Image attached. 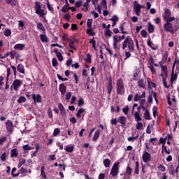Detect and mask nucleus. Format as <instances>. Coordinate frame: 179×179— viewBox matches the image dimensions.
Returning <instances> with one entry per match:
<instances>
[{
	"mask_svg": "<svg viewBox=\"0 0 179 179\" xmlns=\"http://www.w3.org/2000/svg\"><path fill=\"white\" fill-rule=\"evenodd\" d=\"M164 29L166 33H171V34H174L179 29V20L176 19L174 22V26H173V23L169 22V21L166 22L164 24Z\"/></svg>",
	"mask_w": 179,
	"mask_h": 179,
	"instance_id": "1",
	"label": "nucleus"
},
{
	"mask_svg": "<svg viewBox=\"0 0 179 179\" xmlns=\"http://www.w3.org/2000/svg\"><path fill=\"white\" fill-rule=\"evenodd\" d=\"M127 47H128L130 52H134L135 50V47L134 46V40H132V37L130 36H127L122 43V50H125Z\"/></svg>",
	"mask_w": 179,
	"mask_h": 179,
	"instance_id": "2",
	"label": "nucleus"
},
{
	"mask_svg": "<svg viewBox=\"0 0 179 179\" xmlns=\"http://www.w3.org/2000/svg\"><path fill=\"white\" fill-rule=\"evenodd\" d=\"M116 93L120 96L125 94V86L124 85V80L121 78L116 81Z\"/></svg>",
	"mask_w": 179,
	"mask_h": 179,
	"instance_id": "3",
	"label": "nucleus"
},
{
	"mask_svg": "<svg viewBox=\"0 0 179 179\" xmlns=\"http://www.w3.org/2000/svg\"><path fill=\"white\" fill-rule=\"evenodd\" d=\"M118 173H120V162H116L113 164L111 168L110 175L112 176V177H117Z\"/></svg>",
	"mask_w": 179,
	"mask_h": 179,
	"instance_id": "4",
	"label": "nucleus"
},
{
	"mask_svg": "<svg viewBox=\"0 0 179 179\" xmlns=\"http://www.w3.org/2000/svg\"><path fill=\"white\" fill-rule=\"evenodd\" d=\"M35 9H36V13L37 15H39L40 17H43L44 15V9H41V4L38 1L35 2Z\"/></svg>",
	"mask_w": 179,
	"mask_h": 179,
	"instance_id": "5",
	"label": "nucleus"
},
{
	"mask_svg": "<svg viewBox=\"0 0 179 179\" xmlns=\"http://www.w3.org/2000/svg\"><path fill=\"white\" fill-rule=\"evenodd\" d=\"M106 90L108 97H111V92H113V78L109 77L106 85Z\"/></svg>",
	"mask_w": 179,
	"mask_h": 179,
	"instance_id": "6",
	"label": "nucleus"
},
{
	"mask_svg": "<svg viewBox=\"0 0 179 179\" xmlns=\"http://www.w3.org/2000/svg\"><path fill=\"white\" fill-rule=\"evenodd\" d=\"M134 11L135 12L136 16H141V10L142 9V6L139 4V2L138 1H134Z\"/></svg>",
	"mask_w": 179,
	"mask_h": 179,
	"instance_id": "7",
	"label": "nucleus"
},
{
	"mask_svg": "<svg viewBox=\"0 0 179 179\" xmlns=\"http://www.w3.org/2000/svg\"><path fill=\"white\" fill-rule=\"evenodd\" d=\"M23 85V81L19 79H15L14 80L13 83V90L15 92H17L19 90V87H21Z\"/></svg>",
	"mask_w": 179,
	"mask_h": 179,
	"instance_id": "8",
	"label": "nucleus"
},
{
	"mask_svg": "<svg viewBox=\"0 0 179 179\" xmlns=\"http://www.w3.org/2000/svg\"><path fill=\"white\" fill-rule=\"evenodd\" d=\"M159 65L162 68L161 69L162 73L160 76H162V78H163L164 76H165V78H167V75H169V73L167 71V66L166 65L163 66V64L162 62H159Z\"/></svg>",
	"mask_w": 179,
	"mask_h": 179,
	"instance_id": "9",
	"label": "nucleus"
},
{
	"mask_svg": "<svg viewBox=\"0 0 179 179\" xmlns=\"http://www.w3.org/2000/svg\"><path fill=\"white\" fill-rule=\"evenodd\" d=\"M113 50H115V51H118V43L121 41V39L118 37V36L115 35L113 37Z\"/></svg>",
	"mask_w": 179,
	"mask_h": 179,
	"instance_id": "10",
	"label": "nucleus"
},
{
	"mask_svg": "<svg viewBox=\"0 0 179 179\" xmlns=\"http://www.w3.org/2000/svg\"><path fill=\"white\" fill-rule=\"evenodd\" d=\"M6 127L9 134H12V132H13L14 126H13V123H12V121L7 120V122H6Z\"/></svg>",
	"mask_w": 179,
	"mask_h": 179,
	"instance_id": "11",
	"label": "nucleus"
},
{
	"mask_svg": "<svg viewBox=\"0 0 179 179\" xmlns=\"http://www.w3.org/2000/svg\"><path fill=\"white\" fill-rule=\"evenodd\" d=\"M151 160L150 154L148 152H144L143 154V162L144 163H149Z\"/></svg>",
	"mask_w": 179,
	"mask_h": 179,
	"instance_id": "12",
	"label": "nucleus"
},
{
	"mask_svg": "<svg viewBox=\"0 0 179 179\" xmlns=\"http://www.w3.org/2000/svg\"><path fill=\"white\" fill-rule=\"evenodd\" d=\"M178 73L176 71H175L174 73V69H172V71H171V86H173V82H176V80H177V78H178Z\"/></svg>",
	"mask_w": 179,
	"mask_h": 179,
	"instance_id": "13",
	"label": "nucleus"
},
{
	"mask_svg": "<svg viewBox=\"0 0 179 179\" xmlns=\"http://www.w3.org/2000/svg\"><path fill=\"white\" fill-rule=\"evenodd\" d=\"M32 99L34 100V103L36 104V103H41L43 97L40 94H33Z\"/></svg>",
	"mask_w": 179,
	"mask_h": 179,
	"instance_id": "14",
	"label": "nucleus"
},
{
	"mask_svg": "<svg viewBox=\"0 0 179 179\" xmlns=\"http://www.w3.org/2000/svg\"><path fill=\"white\" fill-rule=\"evenodd\" d=\"M53 52L55 53L56 57H57L58 60L60 62L64 61V57H62V53H61L60 52H58V49L57 48H54L53 49Z\"/></svg>",
	"mask_w": 179,
	"mask_h": 179,
	"instance_id": "15",
	"label": "nucleus"
},
{
	"mask_svg": "<svg viewBox=\"0 0 179 179\" xmlns=\"http://www.w3.org/2000/svg\"><path fill=\"white\" fill-rule=\"evenodd\" d=\"M162 16L164 17V20L166 22L167 19H169V17L171 16V10H170V9L169 8H166L164 10V13Z\"/></svg>",
	"mask_w": 179,
	"mask_h": 179,
	"instance_id": "16",
	"label": "nucleus"
},
{
	"mask_svg": "<svg viewBox=\"0 0 179 179\" xmlns=\"http://www.w3.org/2000/svg\"><path fill=\"white\" fill-rule=\"evenodd\" d=\"M59 90L61 94L64 96V94H65L66 92V86H65V84L61 83L59 86Z\"/></svg>",
	"mask_w": 179,
	"mask_h": 179,
	"instance_id": "17",
	"label": "nucleus"
},
{
	"mask_svg": "<svg viewBox=\"0 0 179 179\" xmlns=\"http://www.w3.org/2000/svg\"><path fill=\"white\" fill-rule=\"evenodd\" d=\"M74 149H75V145H73L72 144L64 147L65 152H67L68 153H72V152H73Z\"/></svg>",
	"mask_w": 179,
	"mask_h": 179,
	"instance_id": "18",
	"label": "nucleus"
},
{
	"mask_svg": "<svg viewBox=\"0 0 179 179\" xmlns=\"http://www.w3.org/2000/svg\"><path fill=\"white\" fill-rule=\"evenodd\" d=\"M168 170L169 171L170 176H172L173 177L176 176V169H174V165H169V166L168 167Z\"/></svg>",
	"mask_w": 179,
	"mask_h": 179,
	"instance_id": "19",
	"label": "nucleus"
},
{
	"mask_svg": "<svg viewBox=\"0 0 179 179\" xmlns=\"http://www.w3.org/2000/svg\"><path fill=\"white\" fill-rule=\"evenodd\" d=\"M117 122L122 125H125L127 124V117L125 116H120L117 119Z\"/></svg>",
	"mask_w": 179,
	"mask_h": 179,
	"instance_id": "20",
	"label": "nucleus"
},
{
	"mask_svg": "<svg viewBox=\"0 0 179 179\" xmlns=\"http://www.w3.org/2000/svg\"><path fill=\"white\" fill-rule=\"evenodd\" d=\"M85 111H86V109L83 108H80L76 113L77 118H80L82 117V114H83Z\"/></svg>",
	"mask_w": 179,
	"mask_h": 179,
	"instance_id": "21",
	"label": "nucleus"
},
{
	"mask_svg": "<svg viewBox=\"0 0 179 179\" xmlns=\"http://www.w3.org/2000/svg\"><path fill=\"white\" fill-rule=\"evenodd\" d=\"M17 156H19V151H17V149H12L10 150V157H17Z\"/></svg>",
	"mask_w": 179,
	"mask_h": 179,
	"instance_id": "22",
	"label": "nucleus"
},
{
	"mask_svg": "<svg viewBox=\"0 0 179 179\" xmlns=\"http://www.w3.org/2000/svg\"><path fill=\"white\" fill-rule=\"evenodd\" d=\"M147 45H148V47H150V48L154 50H157V48H159V46H157V45H156L155 47L152 46V45H153V42H152V41H150V39H148Z\"/></svg>",
	"mask_w": 179,
	"mask_h": 179,
	"instance_id": "23",
	"label": "nucleus"
},
{
	"mask_svg": "<svg viewBox=\"0 0 179 179\" xmlns=\"http://www.w3.org/2000/svg\"><path fill=\"white\" fill-rule=\"evenodd\" d=\"M24 47H25L24 44L18 43V44L15 45L14 50H20V51H22V50H23Z\"/></svg>",
	"mask_w": 179,
	"mask_h": 179,
	"instance_id": "24",
	"label": "nucleus"
},
{
	"mask_svg": "<svg viewBox=\"0 0 179 179\" xmlns=\"http://www.w3.org/2000/svg\"><path fill=\"white\" fill-rule=\"evenodd\" d=\"M147 82L148 83L149 89H152V87H154V88L156 87V84L155 83L152 82V79H150V78H147Z\"/></svg>",
	"mask_w": 179,
	"mask_h": 179,
	"instance_id": "25",
	"label": "nucleus"
},
{
	"mask_svg": "<svg viewBox=\"0 0 179 179\" xmlns=\"http://www.w3.org/2000/svg\"><path fill=\"white\" fill-rule=\"evenodd\" d=\"M39 37L42 43H48V38L46 34H41L39 35Z\"/></svg>",
	"mask_w": 179,
	"mask_h": 179,
	"instance_id": "26",
	"label": "nucleus"
},
{
	"mask_svg": "<svg viewBox=\"0 0 179 179\" xmlns=\"http://www.w3.org/2000/svg\"><path fill=\"white\" fill-rule=\"evenodd\" d=\"M17 69L20 73H23L24 74V66L22 64H19Z\"/></svg>",
	"mask_w": 179,
	"mask_h": 179,
	"instance_id": "27",
	"label": "nucleus"
},
{
	"mask_svg": "<svg viewBox=\"0 0 179 179\" xmlns=\"http://www.w3.org/2000/svg\"><path fill=\"white\" fill-rule=\"evenodd\" d=\"M99 138H100V129H97L94 134V137H93V141L94 142H96V141H97V139H99Z\"/></svg>",
	"mask_w": 179,
	"mask_h": 179,
	"instance_id": "28",
	"label": "nucleus"
},
{
	"mask_svg": "<svg viewBox=\"0 0 179 179\" xmlns=\"http://www.w3.org/2000/svg\"><path fill=\"white\" fill-rule=\"evenodd\" d=\"M37 29L38 30H41V31L43 32V34L45 33V28L44 27V25H43V23L39 22L37 24Z\"/></svg>",
	"mask_w": 179,
	"mask_h": 179,
	"instance_id": "29",
	"label": "nucleus"
},
{
	"mask_svg": "<svg viewBox=\"0 0 179 179\" xmlns=\"http://www.w3.org/2000/svg\"><path fill=\"white\" fill-rule=\"evenodd\" d=\"M134 118L135 121H136L137 122H139V121H142V117H141V115L138 111L134 113Z\"/></svg>",
	"mask_w": 179,
	"mask_h": 179,
	"instance_id": "30",
	"label": "nucleus"
},
{
	"mask_svg": "<svg viewBox=\"0 0 179 179\" xmlns=\"http://www.w3.org/2000/svg\"><path fill=\"white\" fill-rule=\"evenodd\" d=\"M162 154L164 153V152L167 155H170V153H171V151L170 150H167V146L166 145H162Z\"/></svg>",
	"mask_w": 179,
	"mask_h": 179,
	"instance_id": "31",
	"label": "nucleus"
},
{
	"mask_svg": "<svg viewBox=\"0 0 179 179\" xmlns=\"http://www.w3.org/2000/svg\"><path fill=\"white\" fill-rule=\"evenodd\" d=\"M144 118L148 121L150 120V112H149V110H145Z\"/></svg>",
	"mask_w": 179,
	"mask_h": 179,
	"instance_id": "32",
	"label": "nucleus"
},
{
	"mask_svg": "<svg viewBox=\"0 0 179 179\" xmlns=\"http://www.w3.org/2000/svg\"><path fill=\"white\" fill-rule=\"evenodd\" d=\"M45 170V166H43L41 168V177H43V178H47V175H45V172L44 171Z\"/></svg>",
	"mask_w": 179,
	"mask_h": 179,
	"instance_id": "33",
	"label": "nucleus"
},
{
	"mask_svg": "<svg viewBox=\"0 0 179 179\" xmlns=\"http://www.w3.org/2000/svg\"><path fill=\"white\" fill-rule=\"evenodd\" d=\"M103 164L106 168L110 167V164H111V161L109 159H105L103 161Z\"/></svg>",
	"mask_w": 179,
	"mask_h": 179,
	"instance_id": "34",
	"label": "nucleus"
},
{
	"mask_svg": "<svg viewBox=\"0 0 179 179\" xmlns=\"http://www.w3.org/2000/svg\"><path fill=\"white\" fill-rule=\"evenodd\" d=\"M138 87H141L142 89H145V81L143 79L139 80L138 81Z\"/></svg>",
	"mask_w": 179,
	"mask_h": 179,
	"instance_id": "35",
	"label": "nucleus"
},
{
	"mask_svg": "<svg viewBox=\"0 0 179 179\" xmlns=\"http://www.w3.org/2000/svg\"><path fill=\"white\" fill-rule=\"evenodd\" d=\"M26 164V159H23V158L20 159L19 163L17 164L18 169H20V167H22V166H23V164Z\"/></svg>",
	"mask_w": 179,
	"mask_h": 179,
	"instance_id": "36",
	"label": "nucleus"
},
{
	"mask_svg": "<svg viewBox=\"0 0 179 179\" xmlns=\"http://www.w3.org/2000/svg\"><path fill=\"white\" fill-rule=\"evenodd\" d=\"M20 173L23 176V177H25V176H27V169H24L23 167L20 168Z\"/></svg>",
	"mask_w": 179,
	"mask_h": 179,
	"instance_id": "37",
	"label": "nucleus"
},
{
	"mask_svg": "<svg viewBox=\"0 0 179 179\" xmlns=\"http://www.w3.org/2000/svg\"><path fill=\"white\" fill-rule=\"evenodd\" d=\"M18 104H22V103H26V97L20 96L17 99Z\"/></svg>",
	"mask_w": 179,
	"mask_h": 179,
	"instance_id": "38",
	"label": "nucleus"
},
{
	"mask_svg": "<svg viewBox=\"0 0 179 179\" xmlns=\"http://www.w3.org/2000/svg\"><path fill=\"white\" fill-rule=\"evenodd\" d=\"M167 58H169V52H165V53L162 55V62H166Z\"/></svg>",
	"mask_w": 179,
	"mask_h": 179,
	"instance_id": "39",
	"label": "nucleus"
},
{
	"mask_svg": "<svg viewBox=\"0 0 179 179\" xmlns=\"http://www.w3.org/2000/svg\"><path fill=\"white\" fill-rule=\"evenodd\" d=\"M3 34L6 36V37H9V36L12 34V31H10V29H6L3 31Z\"/></svg>",
	"mask_w": 179,
	"mask_h": 179,
	"instance_id": "40",
	"label": "nucleus"
},
{
	"mask_svg": "<svg viewBox=\"0 0 179 179\" xmlns=\"http://www.w3.org/2000/svg\"><path fill=\"white\" fill-rule=\"evenodd\" d=\"M60 133H61V129L55 128L53 131V136H58V135H59Z\"/></svg>",
	"mask_w": 179,
	"mask_h": 179,
	"instance_id": "41",
	"label": "nucleus"
},
{
	"mask_svg": "<svg viewBox=\"0 0 179 179\" xmlns=\"http://www.w3.org/2000/svg\"><path fill=\"white\" fill-rule=\"evenodd\" d=\"M46 6H47V8H48V10L50 12H51L52 13H54V8L52 7V6H51V4H50V1L46 2Z\"/></svg>",
	"mask_w": 179,
	"mask_h": 179,
	"instance_id": "42",
	"label": "nucleus"
},
{
	"mask_svg": "<svg viewBox=\"0 0 179 179\" xmlns=\"http://www.w3.org/2000/svg\"><path fill=\"white\" fill-rule=\"evenodd\" d=\"M148 31L149 33L155 32V27L153 26V24H150V22H149L148 24Z\"/></svg>",
	"mask_w": 179,
	"mask_h": 179,
	"instance_id": "43",
	"label": "nucleus"
},
{
	"mask_svg": "<svg viewBox=\"0 0 179 179\" xmlns=\"http://www.w3.org/2000/svg\"><path fill=\"white\" fill-rule=\"evenodd\" d=\"M119 28L121 31L122 34H128V31H125V29H124V24H120Z\"/></svg>",
	"mask_w": 179,
	"mask_h": 179,
	"instance_id": "44",
	"label": "nucleus"
},
{
	"mask_svg": "<svg viewBox=\"0 0 179 179\" xmlns=\"http://www.w3.org/2000/svg\"><path fill=\"white\" fill-rule=\"evenodd\" d=\"M87 34H89V36H94L96 34V32H94L93 28H89L87 31Z\"/></svg>",
	"mask_w": 179,
	"mask_h": 179,
	"instance_id": "45",
	"label": "nucleus"
},
{
	"mask_svg": "<svg viewBox=\"0 0 179 179\" xmlns=\"http://www.w3.org/2000/svg\"><path fill=\"white\" fill-rule=\"evenodd\" d=\"M135 174L138 176L139 174V162H136V166H135V171H134Z\"/></svg>",
	"mask_w": 179,
	"mask_h": 179,
	"instance_id": "46",
	"label": "nucleus"
},
{
	"mask_svg": "<svg viewBox=\"0 0 179 179\" xmlns=\"http://www.w3.org/2000/svg\"><path fill=\"white\" fill-rule=\"evenodd\" d=\"M69 6L67 5H64L62 8V12H63V13H66V12H69Z\"/></svg>",
	"mask_w": 179,
	"mask_h": 179,
	"instance_id": "47",
	"label": "nucleus"
},
{
	"mask_svg": "<svg viewBox=\"0 0 179 179\" xmlns=\"http://www.w3.org/2000/svg\"><path fill=\"white\" fill-rule=\"evenodd\" d=\"M69 47L71 50H76V48L75 47V41H71L69 44Z\"/></svg>",
	"mask_w": 179,
	"mask_h": 179,
	"instance_id": "48",
	"label": "nucleus"
},
{
	"mask_svg": "<svg viewBox=\"0 0 179 179\" xmlns=\"http://www.w3.org/2000/svg\"><path fill=\"white\" fill-rule=\"evenodd\" d=\"M136 128L138 130L143 129V124L142 122H138Z\"/></svg>",
	"mask_w": 179,
	"mask_h": 179,
	"instance_id": "49",
	"label": "nucleus"
},
{
	"mask_svg": "<svg viewBox=\"0 0 179 179\" xmlns=\"http://www.w3.org/2000/svg\"><path fill=\"white\" fill-rule=\"evenodd\" d=\"M166 77H162V83L166 89H169L170 87V85H167V81L166 80Z\"/></svg>",
	"mask_w": 179,
	"mask_h": 179,
	"instance_id": "50",
	"label": "nucleus"
},
{
	"mask_svg": "<svg viewBox=\"0 0 179 179\" xmlns=\"http://www.w3.org/2000/svg\"><path fill=\"white\" fill-rule=\"evenodd\" d=\"M131 173H132V168L128 166L127 167L125 174H127V176H131Z\"/></svg>",
	"mask_w": 179,
	"mask_h": 179,
	"instance_id": "51",
	"label": "nucleus"
},
{
	"mask_svg": "<svg viewBox=\"0 0 179 179\" xmlns=\"http://www.w3.org/2000/svg\"><path fill=\"white\" fill-rule=\"evenodd\" d=\"M139 75H141V71H136L134 74V80H138V79H139Z\"/></svg>",
	"mask_w": 179,
	"mask_h": 179,
	"instance_id": "52",
	"label": "nucleus"
},
{
	"mask_svg": "<svg viewBox=\"0 0 179 179\" xmlns=\"http://www.w3.org/2000/svg\"><path fill=\"white\" fill-rule=\"evenodd\" d=\"M85 104V101L83 100V99L80 98L78 101V107H82Z\"/></svg>",
	"mask_w": 179,
	"mask_h": 179,
	"instance_id": "53",
	"label": "nucleus"
},
{
	"mask_svg": "<svg viewBox=\"0 0 179 179\" xmlns=\"http://www.w3.org/2000/svg\"><path fill=\"white\" fill-rule=\"evenodd\" d=\"M90 43L92 44V48H94V50L96 49V40H94V37L91 41H90Z\"/></svg>",
	"mask_w": 179,
	"mask_h": 179,
	"instance_id": "54",
	"label": "nucleus"
},
{
	"mask_svg": "<svg viewBox=\"0 0 179 179\" xmlns=\"http://www.w3.org/2000/svg\"><path fill=\"white\" fill-rule=\"evenodd\" d=\"M141 36L143 37L144 38H146L148 37V31L146 30L143 29L141 31Z\"/></svg>",
	"mask_w": 179,
	"mask_h": 179,
	"instance_id": "55",
	"label": "nucleus"
},
{
	"mask_svg": "<svg viewBox=\"0 0 179 179\" xmlns=\"http://www.w3.org/2000/svg\"><path fill=\"white\" fill-rule=\"evenodd\" d=\"M149 69H150V71L152 72V75H155V73H156V69L155 68L153 64H150Z\"/></svg>",
	"mask_w": 179,
	"mask_h": 179,
	"instance_id": "56",
	"label": "nucleus"
},
{
	"mask_svg": "<svg viewBox=\"0 0 179 179\" xmlns=\"http://www.w3.org/2000/svg\"><path fill=\"white\" fill-rule=\"evenodd\" d=\"M52 64L54 67L58 66V61L57 60V58H53L52 59Z\"/></svg>",
	"mask_w": 179,
	"mask_h": 179,
	"instance_id": "57",
	"label": "nucleus"
},
{
	"mask_svg": "<svg viewBox=\"0 0 179 179\" xmlns=\"http://www.w3.org/2000/svg\"><path fill=\"white\" fill-rule=\"evenodd\" d=\"M113 34V31L110 29H106L105 31V36H107V37H111Z\"/></svg>",
	"mask_w": 179,
	"mask_h": 179,
	"instance_id": "58",
	"label": "nucleus"
},
{
	"mask_svg": "<svg viewBox=\"0 0 179 179\" xmlns=\"http://www.w3.org/2000/svg\"><path fill=\"white\" fill-rule=\"evenodd\" d=\"M15 171H16V168L14 167L12 169L11 174L13 177H19V173L15 174Z\"/></svg>",
	"mask_w": 179,
	"mask_h": 179,
	"instance_id": "59",
	"label": "nucleus"
},
{
	"mask_svg": "<svg viewBox=\"0 0 179 179\" xmlns=\"http://www.w3.org/2000/svg\"><path fill=\"white\" fill-rule=\"evenodd\" d=\"M64 19L66 20V22H70L71 20V14L70 13H66L64 16Z\"/></svg>",
	"mask_w": 179,
	"mask_h": 179,
	"instance_id": "60",
	"label": "nucleus"
},
{
	"mask_svg": "<svg viewBox=\"0 0 179 179\" xmlns=\"http://www.w3.org/2000/svg\"><path fill=\"white\" fill-rule=\"evenodd\" d=\"M122 111H123L124 115H127L128 111H129V107H128V106H127L125 108H122Z\"/></svg>",
	"mask_w": 179,
	"mask_h": 179,
	"instance_id": "61",
	"label": "nucleus"
},
{
	"mask_svg": "<svg viewBox=\"0 0 179 179\" xmlns=\"http://www.w3.org/2000/svg\"><path fill=\"white\" fill-rule=\"evenodd\" d=\"M1 162H6V152H3L0 157Z\"/></svg>",
	"mask_w": 179,
	"mask_h": 179,
	"instance_id": "62",
	"label": "nucleus"
},
{
	"mask_svg": "<svg viewBox=\"0 0 179 179\" xmlns=\"http://www.w3.org/2000/svg\"><path fill=\"white\" fill-rule=\"evenodd\" d=\"M92 23H93V20L92 19H88L87 22V26L89 28H92Z\"/></svg>",
	"mask_w": 179,
	"mask_h": 179,
	"instance_id": "63",
	"label": "nucleus"
},
{
	"mask_svg": "<svg viewBox=\"0 0 179 179\" xmlns=\"http://www.w3.org/2000/svg\"><path fill=\"white\" fill-rule=\"evenodd\" d=\"M140 99H142L141 95H139L138 93L135 94V95H134V101H139Z\"/></svg>",
	"mask_w": 179,
	"mask_h": 179,
	"instance_id": "64",
	"label": "nucleus"
}]
</instances>
